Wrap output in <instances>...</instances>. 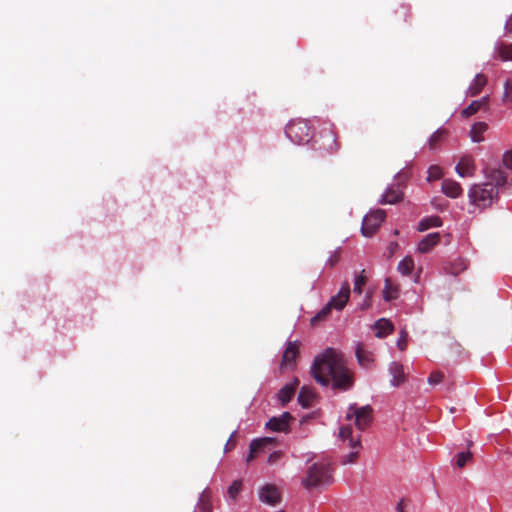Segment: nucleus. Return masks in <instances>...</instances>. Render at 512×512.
<instances>
[{
    "label": "nucleus",
    "mask_w": 512,
    "mask_h": 512,
    "mask_svg": "<svg viewBox=\"0 0 512 512\" xmlns=\"http://www.w3.org/2000/svg\"><path fill=\"white\" fill-rule=\"evenodd\" d=\"M311 372L323 386L331 381L333 389L347 391L354 385L353 373L347 368L344 356L333 348H327L315 358Z\"/></svg>",
    "instance_id": "f257e3e1"
},
{
    "label": "nucleus",
    "mask_w": 512,
    "mask_h": 512,
    "mask_svg": "<svg viewBox=\"0 0 512 512\" xmlns=\"http://www.w3.org/2000/svg\"><path fill=\"white\" fill-rule=\"evenodd\" d=\"M333 481L332 468L329 463L317 462L312 464L308 470L306 477L302 480L305 488H318L330 485Z\"/></svg>",
    "instance_id": "f03ea898"
},
{
    "label": "nucleus",
    "mask_w": 512,
    "mask_h": 512,
    "mask_svg": "<svg viewBox=\"0 0 512 512\" xmlns=\"http://www.w3.org/2000/svg\"><path fill=\"white\" fill-rule=\"evenodd\" d=\"M468 197L471 204L485 209L498 198V190L491 183L473 184L468 191Z\"/></svg>",
    "instance_id": "7ed1b4c3"
},
{
    "label": "nucleus",
    "mask_w": 512,
    "mask_h": 512,
    "mask_svg": "<svg viewBox=\"0 0 512 512\" xmlns=\"http://www.w3.org/2000/svg\"><path fill=\"white\" fill-rule=\"evenodd\" d=\"M287 137L297 144L308 143L312 137V129L307 120L296 119L291 121L285 129Z\"/></svg>",
    "instance_id": "20e7f679"
},
{
    "label": "nucleus",
    "mask_w": 512,
    "mask_h": 512,
    "mask_svg": "<svg viewBox=\"0 0 512 512\" xmlns=\"http://www.w3.org/2000/svg\"><path fill=\"white\" fill-rule=\"evenodd\" d=\"M372 414L373 409L370 405L358 407L357 404L354 403L349 406L346 419L351 420L354 417L355 426L363 431L371 424L373 418Z\"/></svg>",
    "instance_id": "39448f33"
},
{
    "label": "nucleus",
    "mask_w": 512,
    "mask_h": 512,
    "mask_svg": "<svg viewBox=\"0 0 512 512\" xmlns=\"http://www.w3.org/2000/svg\"><path fill=\"white\" fill-rule=\"evenodd\" d=\"M385 211L378 209L367 214L362 222V234L366 237L372 236L385 220Z\"/></svg>",
    "instance_id": "423d86ee"
},
{
    "label": "nucleus",
    "mask_w": 512,
    "mask_h": 512,
    "mask_svg": "<svg viewBox=\"0 0 512 512\" xmlns=\"http://www.w3.org/2000/svg\"><path fill=\"white\" fill-rule=\"evenodd\" d=\"M293 419L289 412H284L278 417H272L266 423V428L274 432L287 433L290 427V421Z\"/></svg>",
    "instance_id": "0eeeda50"
},
{
    "label": "nucleus",
    "mask_w": 512,
    "mask_h": 512,
    "mask_svg": "<svg viewBox=\"0 0 512 512\" xmlns=\"http://www.w3.org/2000/svg\"><path fill=\"white\" fill-rule=\"evenodd\" d=\"M483 173L487 179L486 183H491L496 190L507 183V174L499 168L486 167L483 169Z\"/></svg>",
    "instance_id": "6e6552de"
},
{
    "label": "nucleus",
    "mask_w": 512,
    "mask_h": 512,
    "mask_svg": "<svg viewBox=\"0 0 512 512\" xmlns=\"http://www.w3.org/2000/svg\"><path fill=\"white\" fill-rule=\"evenodd\" d=\"M299 354V342H289L282 356L280 368L288 369L292 368Z\"/></svg>",
    "instance_id": "1a4fd4ad"
},
{
    "label": "nucleus",
    "mask_w": 512,
    "mask_h": 512,
    "mask_svg": "<svg viewBox=\"0 0 512 512\" xmlns=\"http://www.w3.org/2000/svg\"><path fill=\"white\" fill-rule=\"evenodd\" d=\"M259 498L268 505H276L281 501V493L275 485L266 484L260 489Z\"/></svg>",
    "instance_id": "9d476101"
},
{
    "label": "nucleus",
    "mask_w": 512,
    "mask_h": 512,
    "mask_svg": "<svg viewBox=\"0 0 512 512\" xmlns=\"http://www.w3.org/2000/svg\"><path fill=\"white\" fill-rule=\"evenodd\" d=\"M455 171L460 177L474 176L476 171V165L473 157L470 155L462 156L455 167Z\"/></svg>",
    "instance_id": "9b49d317"
},
{
    "label": "nucleus",
    "mask_w": 512,
    "mask_h": 512,
    "mask_svg": "<svg viewBox=\"0 0 512 512\" xmlns=\"http://www.w3.org/2000/svg\"><path fill=\"white\" fill-rule=\"evenodd\" d=\"M350 296V285L348 282H344L339 290L338 294L331 297L328 304L332 309L342 310L349 300Z\"/></svg>",
    "instance_id": "f8f14e48"
},
{
    "label": "nucleus",
    "mask_w": 512,
    "mask_h": 512,
    "mask_svg": "<svg viewBox=\"0 0 512 512\" xmlns=\"http://www.w3.org/2000/svg\"><path fill=\"white\" fill-rule=\"evenodd\" d=\"M356 357L360 366L370 368L374 362V354L371 349L364 343H357Z\"/></svg>",
    "instance_id": "ddd939ff"
},
{
    "label": "nucleus",
    "mask_w": 512,
    "mask_h": 512,
    "mask_svg": "<svg viewBox=\"0 0 512 512\" xmlns=\"http://www.w3.org/2000/svg\"><path fill=\"white\" fill-rule=\"evenodd\" d=\"M276 443V439L273 437H263L260 439H255L250 443V452L247 457V462L252 461L256 455L268 446L274 445Z\"/></svg>",
    "instance_id": "4468645a"
},
{
    "label": "nucleus",
    "mask_w": 512,
    "mask_h": 512,
    "mask_svg": "<svg viewBox=\"0 0 512 512\" xmlns=\"http://www.w3.org/2000/svg\"><path fill=\"white\" fill-rule=\"evenodd\" d=\"M469 262L468 260L458 257L453 261L448 262L444 266V270L447 274L457 276L460 273L464 272L468 268Z\"/></svg>",
    "instance_id": "2eb2a0df"
},
{
    "label": "nucleus",
    "mask_w": 512,
    "mask_h": 512,
    "mask_svg": "<svg viewBox=\"0 0 512 512\" xmlns=\"http://www.w3.org/2000/svg\"><path fill=\"white\" fill-rule=\"evenodd\" d=\"M389 372L392 376V386L398 387L405 382L406 374L404 372V367L402 364L398 362H392L391 365L389 366Z\"/></svg>",
    "instance_id": "dca6fc26"
},
{
    "label": "nucleus",
    "mask_w": 512,
    "mask_h": 512,
    "mask_svg": "<svg viewBox=\"0 0 512 512\" xmlns=\"http://www.w3.org/2000/svg\"><path fill=\"white\" fill-rule=\"evenodd\" d=\"M322 140V147L325 149L328 153H334L338 151L339 144L337 142V136L332 130H326L321 135Z\"/></svg>",
    "instance_id": "f3484780"
},
{
    "label": "nucleus",
    "mask_w": 512,
    "mask_h": 512,
    "mask_svg": "<svg viewBox=\"0 0 512 512\" xmlns=\"http://www.w3.org/2000/svg\"><path fill=\"white\" fill-rule=\"evenodd\" d=\"M298 385L299 380L295 378L291 383L286 384L279 390L277 396L283 406L289 403V401L292 399Z\"/></svg>",
    "instance_id": "a211bd4d"
},
{
    "label": "nucleus",
    "mask_w": 512,
    "mask_h": 512,
    "mask_svg": "<svg viewBox=\"0 0 512 512\" xmlns=\"http://www.w3.org/2000/svg\"><path fill=\"white\" fill-rule=\"evenodd\" d=\"M442 192L450 198H457L462 194L463 189L459 182L452 179H445L442 182Z\"/></svg>",
    "instance_id": "6ab92c4d"
},
{
    "label": "nucleus",
    "mask_w": 512,
    "mask_h": 512,
    "mask_svg": "<svg viewBox=\"0 0 512 512\" xmlns=\"http://www.w3.org/2000/svg\"><path fill=\"white\" fill-rule=\"evenodd\" d=\"M440 235L438 232H433L426 235L418 244V251L421 253H428L435 245L438 244Z\"/></svg>",
    "instance_id": "aec40b11"
},
{
    "label": "nucleus",
    "mask_w": 512,
    "mask_h": 512,
    "mask_svg": "<svg viewBox=\"0 0 512 512\" xmlns=\"http://www.w3.org/2000/svg\"><path fill=\"white\" fill-rule=\"evenodd\" d=\"M403 198V193L399 188L389 187L383 194L380 203L381 204H395L401 201Z\"/></svg>",
    "instance_id": "412c9836"
},
{
    "label": "nucleus",
    "mask_w": 512,
    "mask_h": 512,
    "mask_svg": "<svg viewBox=\"0 0 512 512\" xmlns=\"http://www.w3.org/2000/svg\"><path fill=\"white\" fill-rule=\"evenodd\" d=\"M487 84V77L484 74H477L473 80V82L470 84V86L467 89L466 94L468 96H476L478 95L484 86Z\"/></svg>",
    "instance_id": "4be33fe9"
},
{
    "label": "nucleus",
    "mask_w": 512,
    "mask_h": 512,
    "mask_svg": "<svg viewBox=\"0 0 512 512\" xmlns=\"http://www.w3.org/2000/svg\"><path fill=\"white\" fill-rule=\"evenodd\" d=\"M374 329L376 330V333H375L376 337L383 338V337H386L387 335H389L390 333H392L393 324L391 323L390 320L382 318V319H379L374 324Z\"/></svg>",
    "instance_id": "5701e85b"
},
{
    "label": "nucleus",
    "mask_w": 512,
    "mask_h": 512,
    "mask_svg": "<svg viewBox=\"0 0 512 512\" xmlns=\"http://www.w3.org/2000/svg\"><path fill=\"white\" fill-rule=\"evenodd\" d=\"M314 398L315 394L310 388L302 387L298 395V402L303 408H309Z\"/></svg>",
    "instance_id": "b1692460"
},
{
    "label": "nucleus",
    "mask_w": 512,
    "mask_h": 512,
    "mask_svg": "<svg viewBox=\"0 0 512 512\" xmlns=\"http://www.w3.org/2000/svg\"><path fill=\"white\" fill-rule=\"evenodd\" d=\"M352 427L350 425H347V426H343L340 428V431H339V436L342 440H348L349 441V446L353 449L355 448H358L361 446L360 444V439H354L352 437Z\"/></svg>",
    "instance_id": "393cba45"
},
{
    "label": "nucleus",
    "mask_w": 512,
    "mask_h": 512,
    "mask_svg": "<svg viewBox=\"0 0 512 512\" xmlns=\"http://www.w3.org/2000/svg\"><path fill=\"white\" fill-rule=\"evenodd\" d=\"M442 220L439 216H430L422 219L418 224V231L423 232L432 227H440Z\"/></svg>",
    "instance_id": "a878e982"
},
{
    "label": "nucleus",
    "mask_w": 512,
    "mask_h": 512,
    "mask_svg": "<svg viewBox=\"0 0 512 512\" xmlns=\"http://www.w3.org/2000/svg\"><path fill=\"white\" fill-rule=\"evenodd\" d=\"M198 508L200 512H212L211 492L209 490H204L201 493Z\"/></svg>",
    "instance_id": "bb28decb"
},
{
    "label": "nucleus",
    "mask_w": 512,
    "mask_h": 512,
    "mask_svg": "<svg viewBox=\"0 0 512 512\" xmlns=\"http://www.w3.org/2000/svg\"><path fill=\"white\" fill-rule=\"evenodd\" d=\"M488 129V125L484 122H477L475 123L471 130H470V136L472 141L474 142H481L483 141L482 134Z\"/></svg>",
    "instance_id": "cd10ccee"
},
{
    "label": "nucleus",
    "mask_w": 512,
    "mask_h": 512,
    "mask_svg": "<svg viewBox=\"0 0 512 512\" xmlns=\"http://www.w3.org/2000/svg\"><path fill=\"white\" fill-rule=\"evenodd\" d=\"M398 297V287L393 285L390 279L385 280L383 289V298L385 301H391Z\"/></svg>",
    "instance_id": "c85d7f7f"
},
{
    "label": "nucleus",
    "mask_w": 512,
    "mask_h": 512,
    "mask_svg": "<svg viewBox=\"0 0 512 512\" xmlns=\"http://www.w3.org/2000/svg\"><path fill=\"white\" fill-rule=\"evenodd\" d=\"M496 49L502 61H512V43H500Z\"/></svg>",
    "instance_id": "c756f323"
},
{
    "label": "nucleus",
    "mask_w": 512,
    "mask_h": 512,
    "mask_svg": "<svg viewBox=\"0 0 512 512\" xmlns=\"http://www.w3.org/2000/svg\"><path fill=\"white\" fill-rule=\"evenodd\" d=\"M414 269V261L411 257H405L398 264V271L405 276H408L412 273Z\"/></svg>",
    "instance_id": "7c9ffc66"
},
{
    "label": "nucleus",
    "mask_w": 512,
    "mask_h": 512,
    "mask_svg": "<svg viewBox=\"0 0 512 512\" xmlns=\"http://www.w3.org/2000/svg\"><path fill=\"white\" fill-rule=\"evenodd\" d=\"M333 309L331 306L327 303L312 319L311 324L317 325L319 322L324 321L328 318V316L331 314V311Z\"/></svg>",
    "instance_id": "2f4dec72"
},
{
    "label": "nucleus",
    "mask_w": 512,
    "mask_h": 512,
    "mask_svg": "<svg viewBox=\"0 0 512 512\" xmlns=\"http://www.w3.org/2000/svg\"><path fill=\"white\" fill-rule=\"evenodd\" d=\"M446 130L438 129L429 138L428 145L430 149H435L446 135Z\"/></svg>",
    "instance_id": "473e14b6"
},
{
    "label": "nucleus",
    "mask_w": 512,
    "mask_h": 512,
    "mask_svg": "<svg viewBox=\"0 0 512 512\" xmlns=\"http://www.w3.org/2000/svg\"><path fill=\"white\" fill-rule=\"evenodd\" d=\"M473 458V454L468 450L460 452L456 455V466L460 469L464 468Z\"/></svg>",
    "instance_id": "72a5a7b5"
},
{
    "label": "nucleus",
    "mask_w": 512,
    "mask_h": 512,
    "mask_svg": "<svg viewBox=\"0 0 512 512\" xmlns=\"http://www.w3.org/2000/svg\"><path fill=\"white\" fill-rule=\"evenodd\" d=\"M480 110L478 101H472L466 108H464L461 112L464 118H468L474 114H476Z\"/></svg>",
    "instance_id": "f704fd0d"
},
{
    "label": "nucleus",
    "mask_w": 512,
    "mask_h": 512,
    "mask_svg": "<svg viewBox=\"0 0 512 512\" xmlns=\"http://www.w3.org/2000/svg\"><path fill=\"white\" fill-rule=\"evenodd\" d=\"M367 282V278L366 276L364 275V270L356 276L355 278V282H354V292L357 293V294H361L362 293V288L363 286L366 284Z\"/></svg>",
    "instance_id": "c9c22d12"
},
{
    "label": "nucleus",
    "mask_w": 512,
    "mask_h": 512,
    "mask_svg": "<svg viewBox=\"0 0 512 512\" xmlns=\"http://www.w3.org/2000/svg\"><path fill=\"white\" fill-rule=\"evenodd\" d=\"M442 175H443L442 169L437 165H432L428 169L427 180L428 181L438 180L442 177Z\"/></svg>",
    "instance_id": "e433bc0d"
},
{
    "label": "nucleus",
    "mask_w": 512,
    "mask_h": 512,
    "mask_svg": "<svg viewBox=\"0 0 512 512\" xmlns=\"http://www.w3.org/2000/svg\"><path fill=\"white\" fill-rule=\"evenodd\" d=\"M242 488V482L240 480L234 481L228 488V495L230 498L235 499Z\"/></svg>",
    "instance_id": "4c0bfd02"
},
{
    "label": "nucleus",
    "mask_w": 512,
    "mask_h": 512,
    "mask_svg": "<svg viewBox=\"0 0 512 512\" xmlns=\"http://www.w3.org/2000/svg\"><path fill=\"white\" fill-rule=\"evenodd\" d=\"M503 102H512V81L510 80L504 84Z\"/></svg>",
    "instance_id": "58836bf2"
},
{
    "label": "nucleus",
    "mask_w": 512,
    "mask_h": 512,
    "mask_svg": "<svg viewBox=\"0 0 512 512\" xmlns=\"http://www.w3.org/2000/svg\"><path fill=\"white\" fill-rule=\"evenodd\" d=\"M444 379V374L440 371H434L430 374L429 378H428V382L429 384L431 385H436V384H439L443 381Z\"/></svg>",
    "instance_id": "ea45409f"
},
{
    "label": "nucleus",
    "mask_w": 512,
    "mask_h": 512,
    "mask_svg": "<svg viewBox=\"0 0 512 512\" xmlns=\"http://www.w3.org/2000/svg\"><path fill=\"white\" fill-rule=\"evenodd\" d=\"M502 162L506 168L512 170V150L504 153Z\"/></svg>",
    "instance_id": "a19ab883"
},
{
    "label": "nucleus",
    "mask_w": 512,
    "mask_h": 512,
    "mask_svg": "<svg viewBox=\"0 0 512 512\" xmlns=\"http://www.w3.org/2000/svg\"><path fill=\"white\" fill-rule=\"evenodd\" d=\"M283 453L281 451H274L272 452L268 457V463L269 464H275L278 460L281 459Z\"/></svg>",
    "instance_id": "79ce46f5"
},
{
    "label": "nucleus",
    "mask_w": 512,
    "mask_h": 512,
    "mask_svg": "<svg viewBox=\"0 0 512 512\" xmlns=\"http://www.w3.org/2000/svg\"><path fill=\"white\" fill-rule=\"evenodd\" d=\"M398 348L403 351L407 347V333L403 332L400 338L397 341Z\"/></svg>",
    "instance_id": "37998d69"
},
{
    "label": "nucleus",
    "mask_w": 512,
    "mask_h": 512,
    "mask_svg": "<svg viewBox=\"0 0 512 512\" xmlns=\"http://www.w3.org/2000/svg\"><path fill=\"white\" fill-rule=\"evenodd\" d=\"M340 260V256L337 252L333 253L327 260V264L330 266V267H333L335 266Z\"/></svg>",
    "instance_id": "c03bdc74"
},
{
    "label": "nucleus",
    "mask_w": 512,
    "mask_h": 512,
    "mask_svg": "<svg viewBox=\"0 0 512 512\" xmlns=\"http://www.w3.org/2000/svg\"><path fill=\"white\" fill-rule=\"evenodd\" d=\"M357 457H358V452H357V451L351 452V453H349V454L345 457V459H344L343 463H344V464H347V463H353V462H355V461H356Z\"/></svg>",
    "instance_id": "a18cd8bd"
},
{
    "label": "nucleus",
    "mask_w": 512,
    "mask_h": 512,
    "mask_svg": "<svg viewBox=\"0 0 512 512\" xmlns=\"http://www.w3.org/2000/svg\"><path fill=\"white\" fill-rule=\"evenodd\" d=\"M477 101L479 103L480 109L481 108H484V109L488 108L489 96L482 97L480 100H477Z\"/></svg>",
    "instance_id": "49530a36"
},
{
    "label": "nucleus",
    "mask_w": 512,
    "mask_h": 512,
    "mask_svg": "<svg viewBox=\"0 0 512 512\" xmlns=\"http://www.w3.org/2000/svg\"><path fill=\"white\" fill-rule=\"evenodd\" d=\"M236 444V441L234 439V433L230 436V438L228 439L227 443H226V450H229L231 449L232 447H234Z\"/></svg>",
    "instance_id": "de8ad7c7"
},
{
    "label": "nucleus",
    "mask_w": 512,
    "mask_h": 512,
    "mask_svg": "<svg viewBox=\"0 0 512 512\" xmlns=\"http://www.w3.org/2000/svg\"><path fill=\"white\" fill-rule=\"evenodd\" d=\"M396 511L405 512V502L403 499L397 504Z\"/></svg>",
    "instance_id": "09e8293b"
},
{
    "label": "nucleus",
    "mask_w": 512,
    "mask_h": 512,
    "mask_svg": "<svg viewBox=\"0 0 512 512\" xmlns=\"http://www.w3.org/2000/svg\"><path fill=\"white\" fill-rule=\"evenodd\" d=\"M388 248H389L390 254H393L394 251L398 248V243L397 242H391L389 244Z\"/></svg>",
    "instance_id": "8fccbe9b"
}]
</instances>
